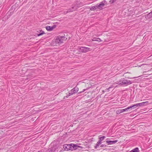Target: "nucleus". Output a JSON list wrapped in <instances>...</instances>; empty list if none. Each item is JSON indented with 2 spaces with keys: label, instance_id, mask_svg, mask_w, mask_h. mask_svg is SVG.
Listing matches in <instances>:
<instances>
[{
  "label": "nucleus",
  "instance_id": "f257e3e1",
  "mask_svg": "<svg viewBox=\"0 0 152 152\" xmlns=\"http://www.w3.org/2000/svg\"><path fill=\"white\" fill-rule=\"evenodd\" d=\"M66 39L64 36L56 37L53 40L52 45L53 46L60 45L62 43L63 41L65 40Z\"/></svg>",
  "mask_w": 152,
  "mask_h": 152
},
{
  "label": "nucleus",
  "instance_id": "f03ea898",
  "mask_svg": "<svg viewBox=\"0 0 152 152\" xmlns=\"http://www.w3.org/2000/svg\"><path fill=\"white\" fill-rule=\"evenodd\" d=\"M132 83L130 81L128 80H124L121 81H118L117 82L116 84H119L120 85H129Z\"/></svg>",
  "mask_w": 152,
  "mask_h": 152
},
{
  "label": "nucleus",
  "instance_id": "7ed1b4c3",
  "mask_svg": "<svg viewBox=\"0 0 152 152\" xmlns=\"http://www.w3.org/2000/svg\"><path fill=\"white\" fill-rule=\"evenodd\" d=\"M78 49L79 51L82 53H86L90 51L92 49L85 47H81L78 48Z\"/></svg>",
  "mask_w": 152,
  "mask_h": 152
},
{
  "label": "nucleus",
  "instance_id": "20e7f679",
  "mask_svg": "<svg viewBox=\"0 0 152 152\" xmlns=\"http://www.w3.org/2000/svg\"><path fill=\"white\" fill-rule=\"evenodd\" d=\"M73 144H71L70 145L65 144L63 145V148L66 151L73 150Z\"/></svg>",
  "mask_w": 152,
  "mask_h": 152
},
{
  "label": "nucleus",
  "instance_id": "39448f33",
  "mask_svg": "<svg viewBox=\"0 0 152 152\" xmlns=\"http://www.w3.org/2000/svg\"><path fill=\"white\" fill-rule=\"evenodd\" d=\"M78 90L79 89L78 87H75L69 93V95H68V96L76 93L78 91Z\"/></svg>",
  "mask_w": 152,
  "mask_h": 152
},
{
  "label": "nucleus",
  "instance_id": "423d86ee",
  "mask_svg": "<svg viewBox=\"0 0 152 152\" xmlns=\"http://www.w3.org/2000/svg\"><path fill=\"white\" fill-rule=\"evenodd\" d=\"M78 8V7H77L76 5H74L71 7L68 10L66 11V13L71 12L77 10Z\"/></svg>",
  "mask_w": 152,
  "mask_h": 152
},
{
  "label": "nucleus",
  "instance_id": "0eeeda50",
  "mask_svg": "<svg viewBox=\"0 0 152 152\" xmlns=\"http://www.w3.org/2000/svg\"><path fill=\"white\" fill-rule=\"evenodd\" d=\"M102 1L100 3L98 4H96L97 9H101L102 7H103L104 5V3Z\"/></svg>",
  "mask_w": 152,
  "mask_h": 152
},
{
  "label": "nucleus",
  "instance_id": "6e6552de",
  "mask_svg": "<svg viewBox=\"0 0 152 152\" xmlns=\"http://www.w3.org/2000/svg\"><path fill=\"white\" fill-rule=\"evenodd\" d=\"M56 27V26L54 25L52 26H48L46 27V30L48 31H51Z\"/></svg>",
  "mask_w": 152,
  "mask_h": 152
},
{
  "label": "nucleus",
  "instance_id": "1a4fd4ad",
  "mask_svg": "<svg viewBox=\"0 0 152 152\" xmlns=\"http://www.w3.org/2000/svg\"><path fill=\"white\" fill-rule=\"evenodd\" d=\"M127 110H128L127 109V108L124 109L118 110L117 111V114H119L121 113H123Z\"/></svg>",
  "mask_w": 152,
  "mask_h": 152
},
{
  "label": "nucleus",
  "instance_id": "9d476101",
  "mask_svg": "<svg viewBox=\"0 0 152 152\" xmlns=\"http://www.w3.org/2000/svg\"><path fill=\"white\" fill-rule=\"evenodd\" d=\"M117 140L111 141L107 140L106 141V142L108 143L109 144L111 145L116 143Z\"/></svg>",
  "mask_w": 152,
  "mask_h": 152
},
{
  "label": "nucleus",
  "instance_id": "9b49d317",
  "mask_svg": "<svg viewBox=\"0 0 152 152\" xmlns=\"http://www.w3.org/2000/svg\"><path fill=\"white\" fill-rule=\"evenodd\" d=\"M72 146L73 148V150L79 148H82V147L76 144H73Z\"/></svg>",
  "mask_w": 152,
  "mask_h": 152
},
{
  "label": "nucleus",
  "instance_id": "f8f14e48",
  "mask_svg": "<svg viewBox=\"0 0 152 152\" xmlns=\"http://www.w3.org/2000/svg\"><path fill=\"white\" fill-rule=\"evenodd\" d=\"M152 17V12H151L148 14L145 15V17L146 18H149Z\"/></svg>",
  "mask_w": 152,
  "mask_h": 152
},
{
  "label": "nucleus",
  "instance_id": "ddd939ff",
  "mask_svg": "<svg viewBox=\"0 0 152 152\" xmlns=\"http://www.w3.org/2000/svg\"><path fill=\"white\" fill-rule=\"evenodd\" d=\"M147 103H148V102L147 101L146 102H142L141 103H138L136 104L137 105V107L138 106H141L144 105L145 104Z\"/></svg>",
  "mask_w": 152,
  "mask_h": 152
},
{
  "label": "nucleus",
  "instance_id": "4468645a",
  "mask_svg": "<svg viewBox=\"0 0 152 152\" xmlns=\"http://www.w3.org/2000/svg\"><path fill=\"white\" fill-rule=\"evenodd\" d=\"M105 137V136H103L102 137H100L99 138V140L98 141V144H101V142L103 140Z\"/></svg>",
  "mask_w": 152,
  "mask_h": 152
},
{
  "label": "nucleus",
  "instance_id": "2eb2a0df",
  "mask_svg": "<svg viewBox=\"0 0 152 152\" xmlns=\"http://www.w3.org/2000/svg\"><path fill=\"white\" fill-rule=\"evenodd\" d=\"M97 9V7L96 5L95 6L92 7L90 8V10L91 11H93L96 10Z\"/></svg>",
  "mask_w": 152,
  "mask_h": 152
},
{
  "label": "nucleus",
  "instance_id": "dca6fc26",
  "mask_svg": "<svg viewBox=\"0 0 152 152\" xmlns=\"http://www.w3.org/2000/svg\"><path fill=\"white\" fill-rule=\"evenodd\" d=\"M130 152H139L138 148H136L130 151Z\"/></svg>",
  "mask_w": 152,
  "mask_h": 152
},
{
  "label": "nucleus",
  "instance_id": "f3484780",
  "mask_svg": "<svg viewBox=\"0 0 152 152\" xmlns=\"http://www.w3.org/2000/svg\"><path fill=\"white\" fill-rule=\"evenodd\" d=\"M133 109V107H132V105L128 107L127 108V110L130 109Z\"/></svg>",
  "mask_w": 152,
  "mask_h": 152
},
{
  "label": "nucleus",
  "instance_id": "a211bd4d",
  "mask_svg": "<svg viewBox=\"0 0 152 152\" xmlns=\"http://www.w3.org/2000/svg\"><path fill=\"white\" fill-rule=\"evenodd\" d=\"M47 152H53V150L51 149H49L47 150Z\"/></svg>",
  "mask_w": 152,
  "mask_h": 152
},
{
  "label": "nucleus",
  "instance_id": "6ab92c4d",
  "mask_svg": "<svg viewBox=\"0 0 152 152\" xmlns=\"http://www.w3.org/2000/svg\"><path fill=\"white\" fill-rule=\"evenodd\" d=\"M102 40L100 38H97L96 41H99V42H101L102 41Z\"/></svg>",
  "mask_w": 152,
  "mask_h": 152
},
{
  "label": "nucleus",
  "instance_id": "aec40b11",
  "mask_svg": "<svg viewBox=\"0 0 152 152\" xmlns=\"http://www.w3.org/2000/svg\"><path fill=\"white\" fill-rule=\"evenodd\" d=\"M44 34V33L43 31H42V32H41V33L37 34V36H39L42 35L43 34Z\"/></svg>",
  "mask_w": 152,
  "mask_h": 152
},
{
  "label": "nucleus",
  "instance_id": "412c9836",
  "mask_svg": "<svg viewBox=\"0 0 152 152\" xmlns=\"http://www.w3.org/2000/svg\"><path fill=\"white\" fill-rule=\"evenodd\" d=\"M136 104L134 105H132V107H133V109L135 108H136L137 107V106Z\"/></svg>",
  "mask_w": 152,
  "mask_h": 152
},
{
  "label": "nucleus",
  "instance_id": "4be33fe9",
  "mask_svg": "<svg viewBox=\"0 0 152 152\" xmlns=\"http://www.w3.org/2000/svg\"><path fill=\"white\" fill-rule=\"evenodd\" d=\"M99 144H98V142H97V143L96 144V146L95 147V149L97 148L98 147V146H99Z\"/></svg>",
  "mask_w": 152,
  "mask_h": 152
},
{
  "label": "nucleus",
  "instance_id": "5701e85b",
  "mask_svg": "<svg viewBox=\"0 0 152 152\" xmlns=\"http://www.w3.org/2000/svg\"><path fill=\"white\" fill-rule=\"evenodd\" d=\"M97 38H93L92 39V41H96Z\"/></svg>",
  "mask_w": 152,
  "mask_h": 152
},
{
  "label": "nucleus",
  "instance_id": "b1692460",
  "mask_svg": "<svg viewBox=\"0 0 152 152\" xmlns=\"http://www.w3.org/2000/svg\"><path fill=\"white\" fill-rule=\"evenodd\" d=\"M87 89V88H86V89H83V91H80V92H79V93H82V92H84V91H85Z\"/></svg>",
  "mask_w": 152,
  "mask_h": 152
},
{
  "label": "nucleus",
  "instance_id": "393cba45",
  "mask_svg": "<svg viewBox=\"0 0 152 152\" xmlns=\"http://www.w3.org/2000/svg\"><path fill=\"white\" fill-rule=\"evenodd\" d=\"M106 146V145H100V147L102 148V147H105Z\"/></svg>",
  "mask_w": 152,
  "mask_h": 152
},
{
  "label": "nucleus",
  "instance_id": "a878e982",
  "mask_svg": "<svg viewBox=\"0 0 152 152\" xmlns=\"http://www.w3.org/2000/svg\"><path fill=\"white\" fill-rule=\"evenodd\" d=\"M117 0H112V1L111 2V3H113V2H114L115 1H116Z\"/></svg>",
  "mask_w": 152,
  "mask_h": 152
},
{
  "label": "nucleus",
  "instance_id": "bb28decb",
  "mask_svg": "<svg viewBox=\"0 0 152 152\" xmlns=\"http://www.w3.org/2000/svg\"><path fill=\"white\" fill-rule=\"evenodd\" d=\"M127 78H129V79H131V78H129V77H128ZM137 78V77H133L132 78Z\"/></svg>",
  "mask_w": 152,
  "mask_h": 152
},
{
  "label": "nucleus",
  "instance_id": "cd10ccee",
  "mask_svg": "<svg viewBox=\"0 0 152 152\" xmlns=\"http://www.w3.org/2000/svg\"><path fill=\"white\" fill-rule=\"evenodd\" d=\"M146 72V71H144V72H143V75H145V73Z\"/></svg>",
  "mask_w": 152,
  "mask_h": 152
},
{
  "label": "nucleus",
  "instance_id": "c85d7f7f",
  "mask_svg": "<svg viewBox=\"0 0 152 152\" xmlns=\"http://www.w3.org/2000/svg\"><path fill=\"white\" fill-rule=\"evenodd\" d=\"M66 11H65V12H64V14H66V13H66Z\"/></svg>",
  "mask_w": 152,
  "mask_h": 152
},
{
  "label": "nucleus",
  "instance_id": "c756f323",
  "mask_svg": "<svg viewBox=\"0 0 152 152\" xmlns=\"http://www.w3.org/2000/svg\"><path fill=\"white\" fill-rule=\"evenodd\" d=\"M106 41H106V39H104V42H106Z\"/></svg>",
  "mask_w": 152,
  "mask_h": 152
},
{
  "label": "nucleus",
  "instance_id": "7c9ffc66",
  "mask_svg": "<svg viewBox=\"0 0 152 152\" xmlns=\"http://www.w3.org/2000/svg\"><path fill=\"white\" fill-rule=\"evenodd\" d=\"M111 88V87H109V88L108 89H109L110 88Z\"/></svg>",
  "mask_w": 152,
  "mask_h": 152
},
{
  "label": "nucleus",
  "instance_id": "2f4dec72",
  "mask_svg": "<svg viewBox=\"0 0 152 152\" xmlns=\"http://www.w3.org/2000/svg\"><path fill=\"white\" fill-rule=\"evenodd\" d=\"M151 12H152V11H151Z\"/></svg>",
  "mask_w": 152,
  "mask_h": 152
}]
</instances>
